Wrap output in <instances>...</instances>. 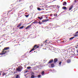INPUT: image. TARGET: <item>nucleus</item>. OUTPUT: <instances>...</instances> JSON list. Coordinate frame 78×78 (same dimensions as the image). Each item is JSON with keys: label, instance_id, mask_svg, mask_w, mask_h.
Wrapping results in <instances>:
<instances>
[{"label": "nucleus", "instance_id": "nucleus-21", "mask_svg": "<svg viewBox=\"0 0 78 78\" xmlns=\"http://www.w3.org/2000/svg\"><path fill=\"white\" fill-rule=\"evenodd\" d=\"M24 27V26H23L21 27H20L19 28V29H23V27Z\"/></svg>", "mask_w": 78, "mask_h": 78}, {"label": "nucleus", "instance_id": "nucleus-12", "mask_svg": "<svg viewBox=\"0 0 78 78\" xmlns=\"http://www.w3.org/2000/svg\"><path fill=\"white\" fill-rule=\"evenodd\" d=\"M13 47H14V48H17V47H18V45H15Z\"/></svg>", "mask_w": 78, "mask_h": 78}, {"label": "nucleus", "instance_id": "nucleus-33", "mask_svg": "<svg viewBox=\"0 0 78 78\" xmlns=\"http://www.w3.org/2000/svg\"><path fill=\"white\" fill-rule=\"evenodd\" d=\"M77 33H78V31L76 32L75 34H77Z\"/></svg>", "mask_w": 78, "mask_h": 78}, {"label": "nucleus", "instance_id": "nucleus-1", "mask_svg": "<svg viewBox=\"0 0 78 78\" xmlns=\"http://www.w3.org/2000/svg\"><path fill=\"white\" fill-rule=\"evenodd\" d=\"M9 49V47H6L4 49H3V51H2V52L0 53V55H5V54L7 53V51H5V50H8Z\"/></svg>", "mask_w": 78, "mask_h": 78}, {"label": "nucleus", "instance_id": "nucleus-14", "mask_svg": "<svg viewBox=\"0 0 78 78\" xmlns=\"http://www.w3.org/2000/svg\"><path fill=\"white\" fill-rule=\"evenodd\" d=\"M74 37H78V34H75L74 35Z\"/></svg>", "mask_w": 78, "mask_h": 78}, {"label": "nucleus", "instance_id": "nucleus-46", "mask_svg": "<svg viewBox=\"0 0 78 78\" xmlns=\"http://www.w3.org/2000/svg\"><path fill=\"white\" fill-rule=\"evenodd\" d=\"M46 19H48V17H46Z\"/></svg>", "mask_w": 78, "mask_h": 78}, {"label": "nucleus", "instance_id": "nucleus-3", "mask_svg": "<svg viewBox=\"0 0 78 78\" xmlns=\"http://www.w3.org/2000/svg\"><path fill=\"white\" fill-rule=\"evenodd\" d=\"M49 20V19H44L42 20V22H47V21H48Z\"/></svg>", "mask_w": 78, "mask_h": 78}, {"label": "nucleus", "instance_id": "nucleus-9", "mask_svg": "<svg viewBox=\"0 0 78 78\" xmlns=\"http://www.w3.org/2000/svg\"><path fill=\"white\" fill-rule=\"evenodd\" d=\"M34 48H35V49H36V48H39V47L37 46V45H36L34 46Z\"/></svg>", "mask_w": 78, "mask_h": 78}, {"label": "nucleus", "instance_id": "nucleus-34", "mask_svg": "<svg viewBox=\"0 0 78 78\" xmlns=\"http://www.w3.org/2000/svg\"><path fill=\"white\" fill-rule=\"evenodd\" d=\"M28 72V70H27L26 71H25V73H27Z\"/></svg>", "mask_w": 78, "mask_h": 78}, {"label": "nucleus", "instance_id": "nucleus-42", "mask_svg": "<svg viewBox=\"0 0 78 78\" xmlns=\"http://www.w3.org/2000/svg\"><path fill=\"white\" fill-rule=\"evenodd\" d=\"M5 18H6V17H4L3 18V19H5Z\"/></svg>", "mask_w": 78, "mask_h": 78}, {"label": "nucleus", "instance_id": "nucleus-29", "mask_svg": "<svg viewBox=\"0 0 78 78\" xmlns=\"http://www.w3.org/2000/svg\"><path fill=\"white\" fill-rule=\"evenodd\" d=\"M38 23H39V24H41L42 23H41V21H40L39 22H38Z\"/></svg>", "mask_w": 78, "mask_h": 78}, {"label": "nucleus", "instance_id": "nucleus-11", "mask_svg": "<svg viewBox=\"0 0 78 78\" xmlns=\"http://www.w3.org/2000/svg\"><path fill=\"white\" fill-rule=\"evenodd\" d=\"M62 9H67V7L66 6H63L62 7Z\"/></svg>", "mask_w": 78, "mask_h": 78}, {"label": "nucleus", "instance_id": "nucleus-44", "mask_svg": "<svg viewBox=\"0 0 78 78\" xmlns=\"http://www.w3.org/2000/svg\"><path fill=\"white\" fill-rule=\"evenodd\" d=\"M1 75V73H0V76Z\"/></svg>", "mask_w": 78, "mask_h": 78}, {"label": "nucleus", "instance_id": "nucleus-8", "mask_svg": "<svg viewBox=\"0 0 78 78\" xmlns=\"http://www.w3.org/2000/svg\"><path fill=\"white\" fill-rule=\"evenodd\" d=\"M44 43L46 44H49L50 42H49L48 40H46L45 41H44Z\"/></svg>", "mask_w": 78, "mask_h": 78}, {"label": "nucleus", "instance_id": "nucleus-36", "mask_svg": "<svg viewBox=\"0 0 78 78\" xmlns=\"http://www.w3.org/2000/svg\"><path fill=\"white\" fill-rule=\"evenodd\" d=\"M57 7L58 8H59L60 7V6H58V5H57Z\"/></svg>", "mask_w": 78, "mask_h": 78}, {"label": "nucleus", "instance_id": "nucleus-6", "mask_svg": "<svg viewBox=\"0 0 78 78\" xmlns=\"http://www.w3.org/2000/svg\"><path fill=\"white\" fill-rule=\"evenodd\" d=\"M73 5H71L69 8V11H70L73 8Z\"/></svg>", "mask_w": 78, "mask_h": 78}, {"label": "nucleus", "instance_id": "nucleus-30", "mask_svg": "<svg viewBox=\"0 0 78 78\" xmlns=\"http://www.w3.org/2000/svg\"><path fill=\"white\" fill-rule=\"evenodd\" d=\"M25 17H28V16H29V15H25Z\"/></svg>", "mask_w": 78, "mask_h": 78}, {"label": "nucleus", "instance_id": "nucleus-4", "mask_svg": "<svg viewBox=\"0 0 78 78\" xmlns=\"http://www.w3.org/2000/svg\"><path fill=\"white\" fill-rule=\"evenodd\" d=\"M58 61V58H55L54 59V63H56V62H57Z\"/></svg>", "mask_w": 78, "mask_h": 78}, {"label": "nucleus", "instance_id": "nucleus-23", "mask_svg": "<svg viewBox=\"0 0 78 78\" xmlns=\"http://www.w3.org/2000/svg\"><path fill=\"white\" fill-rule=\"evenodd\" d=\"M44 73H45V72H44V71H42V73H41V74H42V75H44Z\"/></svg>", "mask_w": 78, "mask_h": 78}, {"label": "nucleus", "instance_id": "nucleus-15", "mask_svg": "<svg viewBox=\"0 0 78 78\" xmlns=\"http://www.w3.org/2000/svg\"><path fill=\"white\" fill-rule=\"evenodd\" d=\"M67 5V2H64V3H63V6H65V5Z\"/></svg>", "mask_w": 78, "mask_h": 78}, {"label": "nucleus", "instance_id": "nucleus-38", "mask_svg": "<svg viewBox=\"0 0 78 78\" xmlns=\"http://www.w3.org/2000/svg\"><path fill=\"white\" fill-rule=\"evenodd\" d=\"M22 0H19V2H21V1H22Z\"/></svg>", "mask_w": 78, "mask_h": 78}, {"label": "nucleus", "instance_id": "nucleus-5", "mask_svg": "<svg viewBox=\"0 0 78 78\" xmlns=\"http://www.w3.org/2000/svg\"><path fill=\"white\" fill-rule=\"evenodd\" d=\"M31 27V25H30L29 26H28L26 28H25L26 30H27V29H28V28H30V27Z\"/></svg>", "mask_w": 78, "mask_h": 78}, {"label": "nucleus", "instance_id": "nucleus-19", "mask_svg": "<svg viewBox=\"0 0 78 78\" xmlns=\"http://www.w3.org/2000/svg\"><path fill=\"white\" fill-rule=\"evenodd\" d=\"M33 23H34V24H35V23H38L37 22H33L31 24V25H32V24H33Z\"/></svg>", "mask_w": 78, "mask_h": 78}, {"label": "nucleus", "instance_id": "nucleus-40", "mask_svg": "<svg viewBox=\"0 0 78 78\" xmlns=\"http://www.w3.org/2000/svg\"><path fill=\"white\" fill-rule=\"evenodd\" d=\"M41 17H38V19H40Z\"/></svg>", "mask_w": 78, "mask_h": 78}, {"label": "nucleus", "instance_id": "nucleus-10", "mask_svg": "<svg viewBox=\"0 0 78 78\" xmlns=\"http://www.w3.org/2000/svg\"><path fill=\"white\" fill-rule=\"evenodd\" d=\"M50 66L52 68H53V67H55V65L53 63L50 65Z\"/></svg>", "mask_w": 78, "mask_h": 78}, {"label": "nucleus", "instance_id": "nucleus-31", "mask_svg": "<svg viewBox=\"0 0 78 78\" xmlns=\"http://www.w3.org/2000/svg\"><path fill=\"white\" fill-rule=\"evenodd\" d=\"M34 48H34L33 49H32V50H33V51L34 50H35V49H34Z\"/></svg>", "mask_w": 78, "mask_h": 78}, {"label": "nucleus", "instance_id": "nucleus-26", "mask_svg": "<svg viewBox=\"0 0 78 78\" xmlns=\"http://www.w3.org/2000/svg\"><path fill=\"white\" fill-rule=\"evenodd\" d=\"M58 16L57 14H55L54 15V17H56V16Z\"/></svg>", "mask_w": 78, "mask_h": 78}, {"label": "nucleus", "instance_id": "nucleus-32", "mask_svg": "<svg viewBox=\"0 0 78 78\" xmlns=\"http://www.w3.org/2000/svg\"><path fill=\"white\" fill-rule=\"evenodd\" d=\"M32 51H33V50H32V49L30 51V53L31 52H32Z\"/></svg>", "mask_w": 78, "mask_h": 78}, {"label": "nucleus", "instance_id": "nucleus-24", "mask_svg": "<svg viewBox=\"0 0 78 78\" xmlns=\"http://www.w3.org/2000/svg\"><path fill=\"white\" fill-rule=\"evenodd\" d=\"M19 75H16V78H19Z\"/></svg>", "mask_w": 78, "mask_h": 78}, {"label": "nucleus", "instance_id": "nucleus-28", "mask_svg": "<svg viewBox=\"0 0 78 78\" xmlns=\"http://www.w3.org/2000/svg\"><path fill=\"white\" fill-rule=\"evenodd\" d=\"M41 76L40 75H38V76H37V77L38 78H40V77H41Z\"/></svg>", "mask_w": 78, "mask_h": 78}, {"label": "nucleus", "instance_id": "nucleus-20", "mask_svg": "<svg viewBox=\"0 0 78 78\" xmlns=\"http://www.w3.org/2000/svg\"><path fill=\"white\" fill-rule=\"evenodd\" d=\"M31 78H35V76L34 75H32L31 76Z\"/></svg>", "mask_w": 78, "mask_h": 78}, {"label": "nucleus", "instance_id": "nucleus-47", "mask_svg": "<svg viewBox=\"0 0 78 78\" xmlns=\"http://www.w3.org/2000/svg\"><path fill=\"white\" fill-rule=\"evenodd\" d=\"M9 12H11V11H9Z\"/></svg>", "mask_w": 78, "mask_h": 78}, {"label": "nucleus", "instance_id": "nucleus-13", "mask_svg": "<svg viewBox=\"0 0 78 78\" xmlns=\"http://www.w3.org/2000/svg\"><path fill=\"white\" fill-rule=\"evenodd\" d=\"M67 63H70V62H71V60H70V59H68L67 61Z\"/></svg>", "mask_w": 78, "mask_h": 78}, {"label": "nucleus", "instance_id": "nucleus-43", "mask_svg": "<svg viewBox=\"0 0 78 78\" xmlns=\"http://www.w3.org/2000/svg\"><path fill=\"white\" fill-rule=\"evenodd\" d=\"M40 20H42V19L40 18Z\"/></svg>", "mask_w": 78, "mask_h": 78}, {"label": "nucleus", "instance_id": "nucleus-48", "mask_svg": "<svg viewBox=\"0 0 78 78\" xmlns=\"http://www.w3.org/2000/svg\"><path fill=\"white\" fill-rule=\"evenodd\" d=\"M76 48H77V47H76Z\"/></svg>", "mask_w": 78, "mask_h": 78}, {"label": "nucleus", "instance_id": "nucleus-2", "mask_svg": "<svg viewBox=\"0 0 78 78\" xmlns=\"http://www.w3.org/2000/svg\"><path fill=\"white\" fill-rule=\"evenodd\" d=\"M23 69V67L22 66H21L20 67L19 66L16 69V70L18 72H21L22 70Z\"/></svg>", "mask_w": 78, "mask_h": 78}, {"label": "nucleus", "instance_id": "nucleus-37", "mask_svg": "<svg viewBox=\"0 0 78 78\" xmlns=\"http://www.w3.org/2000/svg\"><path fill=\"white\" fill-rule=\"evenodd\" d=\"M34 22H37V20H35Z\"/></svg>", "mask_w": 78, "mask_h": 78}, {"label": "nucleus", "instance_id": "nucleus-25", "mask_svg": "<svg viewBox=\"0 0 78 78\" xmlns=\"http://www.w3.org/2000/svg\"><path fill=\"white\" fill-rule=\"evenodd\" d=\"M37 10H38V11H41V8H37Z\"/></svg>", "mask_w": 78, "mask_h": 78}, {"label": "nucleus", "instance_id": "nucleus-39", "mask_svg": "<svg viewBox=\"0 0 78 78\" xmlns=\"http://www.w3.org/2000/svg\"><path fill=\"white\" fill-rule=\"evenodd\" d=\"M74 2H75V3H76V0H75L74 1Z\"/></svg>", "mask_w": 78, "mask_h": 78}, {"label": "nucleus", "instance_id": "nucleus-7", "mask_svg": "<svg viewBox=\"0 0 78 78\" xmlns=\"http://www.w3.org/2000/svg\"><path fill=\"white\" fill-rule=\"evenodd\" d=\"M53 62V59H52L51 60H50L48 62L49 64H51Z\"/></svg>", "mask_w": 78, "mask_h": 78}, {"label": "nucleus", "instance_id": "nucleus-49", "mask_svg": "<svg viewBox=\"0 0 78 78\" xmlns=\"http://www.w3.org/2000/svg\"><path fill=\"white\" fill-rule=\"evenodd\" d=\"M34 52H35V51H34Z\"/></svg>", "mask_w": 78, "mask_h": 78}, {"label": "nucleus", "instance_id": "nucleus-16", "mask_svg": "<svg viewBox=\"0 0 78 78\" xmlns=\"http://www.w3.org/2000/svg\"><path fill=\"white\" fill-rule=\"evenodd\" d=\"M6 73H2V76H5V75H6Z\"/></svg>", "mask_w": 78, "mask_h": 78}, {"label": "nucleus", "instance_id": "nucleus-45", "mask_svg": "<svg viewBox=\"0 0 78 78\" xmlns=\"http://www.w3.org/2000/svg\"><path fill=\"white\" fill-rule=\"evenodd\" d=\"M17 73L16 72L15 73V72H14V73Z\"/></svg>", "mask_w": 78, "mask_h": 78}, {"label": "nucleus", "instance_id": "nucleus-22", "mask_svg": "<svg viewBox=\"0 0 78 78\" xmlns=\"http://www.w3.org/2000/svg\"><path fill=\"white\" fill-rule=\"evenodd\" d=\"M27 69H31V66H28L27 68Z\"/></svg>", "mask_w": 78, "mask_h": 78}, {"label": "nucleus", "instance_id": "nucleus-35", "mask_svg": "<svg viewBox=\"0 0 78 78\" xmlns=\"http://www.w3.org/2000/svg\"><path fill=\"white\" fill-rule=\"evenodd\" d=\"M41 19H43V17L42 16L41 17V18H40Z\"/></svg>", "mask_w": 78, "mask_h": 78}, {"label": "nucleus", "instance_id": "nucleus-18", "mask_svg": "<svg viewBox=\"0 0 78 78\" xmlns=\"http://www.w3.org/2000/svg\"><path fill=\"white\" fill-rule=\"evenodd\" d=\"M74 38H75L74 37H72L71 38H70L69 39L70 40H73V39Z\"/></svg>", "mask_w": 78, "mask_h": 78}, {"label": "nucleus", "instance_id": "nucleus-41", "mask_svg": "<svg viewBox=\"0 0 78 78\" xmlns=\"http://www.w3.org/2000/svg\"><path fill=\"white\" fill-rule=\"evenodd\" d=\"M77 51V53H78V50H76Z\"/></svg>", "mask_w": 78, "mask_h": 78}, {"label": "nucleus", "instance_id": "nucleus-17", "mask_svg": "<svg viewBox=\"0 0 78 78\" xmlns=\"http://www.w3.org/2000/svg\"><path fill=\"white\" fill-rule=\"evenodd\" d=\"M21 25H22V23H20L17 26V27H20Z\"/></svg>", "mask_w": 78, "mask_h": 78}, {"label": "nucleus", "instance_id": "nucleus-27", "mask_svg": "<svg viewBox=\"0 0 78 78\" xmlns=\"http://www.w3.org/2000/svg\"><path fill=\"white\" fill-rule=\"evenodd\" d=\"M62 63V62H59V65H61V63Z\"/></svg>", "mask_w": 78, "mask_h": 78}]
</instances>
